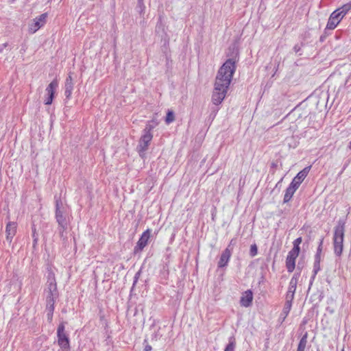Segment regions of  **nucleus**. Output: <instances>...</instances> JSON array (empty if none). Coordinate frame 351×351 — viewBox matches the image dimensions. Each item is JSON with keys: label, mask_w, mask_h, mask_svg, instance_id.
Returning <instances> with one entry per match:
<instances>
[{"label": "nucleus", "mask_w": 351, "mask_h": 351, "mask_svg": "<svg viewBox=\"0 0 351 351\" xmlns=\"http://www.w3.org/2000/svg\"><path fill=\"white\" fill-rule=\"evenodd\" d=\"M65 332V323L61 322L57 329V335Z\"/></svg>", "instance_id": "obj_30"}, {"label": "nucleus", "mask_w": 351, "mask_h": 351, "mask_svg": "<svg viewBox=\"0 0 351 351\" xmlns=\"http://www.w3.org/2000/svg\"><path fill=\"white\" fill-rule=\"evenodd\" d=\"M16 232V223L15 222L9 221L7 223L5 232H6V239L9 242L12 241L13 237L15 235Z\"/></svg>", "instance_id": "obj_12"}, {"label": "nucleus", "mask_w": 351, "mask_h": 351, "mask_svg": "<svg viewBox=\"0 0 351 351\" xmlns=\"http://www.w3.org/2000/svg\"><path fill=\"white\" fill-rule=\"evenodd\" d=\"M291 304L292 302H285V306L283 308V313L285 315V316H287L289 314L291 308Z\"/></svg>", "instance_id": "obj_29"}, {"label": "nucleus", "mask_w": 351, "mask_h": 351, "mask_svg": "<svg viewBox=\"0 0 351 351\" xmlns=\"http://www.w3.org/2000/svg\"><path fill=\"white\" fill-rule=\"evenodd\" d=\"M57 296V294H47L46 298L47 304H55V298Z\"/></svg>", "instance_id": "obj_28"}, {"label": "nucleus", "mask_w": 351, "mask_h": 351, "mask_svg": "<svg viewBox=\"0 0 351 351\" xmlns=\"http://www.w3.org/2000/svg\"><path fill=\"white\" fill-rule=\"evenodd\" d=\"M56 200V219L58 223V230L60 237H64V232L67 228V219L66 215V208L64 207L60 198L55 196Z\"/></svg>", "instance_id": "obj_3"}, {"label": "nucleus", "mask_w": 351, "mask_h": 351, "mask_svg": "<svg viewBox=\"0 0 351 351\" xmlns=\"http://www.w3.org/2000/svg\"><path fill=\"white\" fill-rule=\"evenodd\" d=\"M339 23V21H336L332 18L330 17L326 27L329 29H333L337 27Z\"/></svg>", "instance_id": "obj_23"}, {"label": "nucleus", "mask_w": 351, "mask_h": 351, "mask_svg": "<svg viewBox=\"0 0 351 351\" xmlns=\"http://www.w3.org/2000/svg\"><path fill=\"white\" fill-rule=\"evenodd\" d=\"M236 56L228 58L219 68L215 83L212 101L215 105L220 104L225 99L228 87L236 70Z\"/></svg>", "instance_id": "obj_1"}, {"label": "nucleus", "mask_w": 351, "mask_h": 351, "mask_svg": "<svg viewBox=\"0 0 351 351\" xmlns=\"http://www.w3.org/2000/svg\"><path fill=\"white\" fill-rule=\"evenodd\" d=\"M47 289L48 294L58 295L57 285L53 275L49 276L47 280Z\"/></svg>", "instance_id": "obj_15"}, {"label": "nucleus", "mask_w": 351, "mask_h": 351, "mask_svg": "<svg viewBox=\"0 0 351 351\" xmlns=\"http://www.w3.org/2000/svg\"><path fill=\"white\" fill-rule=\"evenodd\" d=\"M53 313H52V312L47 313V319L49 323H51L53 320Z\"/></svg>", "instance_id": "obj_35"}, {"label": "nucleus", "mask_w": 351, "mask_h": 351, "mask_svg": "<svg viewBox=\"0 0 351 351\" xmlns=\"http://www.w3.org/2000/svg\"><path fill=\"white\" fill-rule=\"evenodd\" d=\"M58 343L64 351H69L70 349L69 338L66 332L58 334Z\"/></svg>", "instance_id": "obj_10"}, {"label": "nucleus", "mask_w": 351, "mask_h": 351, "mask_svg": "<svg viewBox=\"0 0 351 351\" xmlns=\"http://www.w3.org/2000/svg\"><path fill=\"white\" fill-rule=\"evenodd\" d=\"M46 310L47 312H52L54 311V304H47Z\"/></svg>", "instance_id": "obj_34"}, {"label": "nucleus", "mask_w": 351, "mask_h": 351, "mask_svg": "<svg viewBox=\"0 0 351 351\" xmlns=\"http://www.w3.org/2000/svg\"><path fill=\"white\" fill-rule=\"evenodd\" d=\"M302 237L297 238L293 243V247L291 250L300 253V245L302 243Z\"/></svg>", "instance_id": "obj_22"}, {"label": "nucleus", "mask_w": 351, "mask_h": 351, "mask_svg": "<svg viewBox=\"0 0 351 351\" xmlns=\"http://www.w3.org/2000/svg\"><path fill=\"white\" fill-rule=\"evenodd\" d=\"M331 18H332L333 19L336 20V21H339V22H340V21L343 19V17H341V12H340V10L339 9H337L336 10H335L330 15Z\"/></svg>", "instance_id": "obj_24"}, {"label": "nucleus", "mask_w": 351, "mask_h": 351, "mask_svg": "<svg viewBox=\"0 0 351 351\" xmlns=\"http://www.w3.org/2000/svg\"><path fill=\"white\" fill-rule=\"evenodd\" d=\"M302 45H303L302 44H301L300 45H295L293 47V51L295 53H298L301 50V48H302Z\"/></svg>", "instance_id": "obj_36"}, {"label": "nucleus", "mask_w": 351, "mask_h": 351, "mask_svg": "<svg viewBox=\"0 0 351 351\" xmlns=\"http://www.w3.org/2000/svg\"><path fill=\"white\" fill-rule=\"evenodd\" d=\"M8 46V43H5L3 44V47H6Z\"/></svg>", "instance_id": "obj_40"}, {"label": "nucleus", "mask_w": 351, "mask_h": 351, "mask_svg": "<svg viewBox=\"0 0 351 351\" xmlns=\"http://www.w3.org/2000/svg\"><path fill=\"white\" fill-rule=\"evenodd\" d=\"M153 128V125L147 124L145 129L143 130V134L139 140L136 149L141 158L145 157V152L148 149L149 143L153 138V134L151 132Z\"/></svg>", "instance_id": "obj_4"}, {"label": "nucleus", "mask_w": 351, "mask_h": 351, "mask_svg": "<svg viewBox=\"0 0 351 351\" xmlns=\"http://www.w3.org/2000/svg\"><path fill=\"white\" fill-rule=\"evenodd\" d=\"M253 300V293L250 289L245 291L240 300V304L242 306L248 307L251 306Z\"/></svg>", "instance_id": "obj_11"}, {"label": "nucleus", "mask_w": 351, "mask_h": 351, "mask_svg": "<svg viewBox=\"0 0 351 351\" xmlns=\"http://www.w3.org/2000/svg\"><path fill=\"white\" fill-rule=\"evenodd\" d=\"M308 334L306 332L300 339L297 351H304L307 344Z\"/></svg>", "instance_id": "obj_18"}, {"label": "nucleus", "mask_w": 351, "mask_h": 351, "mask_svg": "<svg viewBox=\"0 0 351 351\" xmlns=\"http://www.w3.org/2000/svg\"><path fill=\"white\" fill-rule=\"evenodd\" d=\"M341 12V17H343L349 10H351V2L344 4L341 8H338Z\"/></svg>", "instance_id": "obj_21"}, {"label": "nucleus", "mask_w": 351, "mask_h": 351, "mask_svg": "<svg viewBox=\"0 0 351 351\" xmlns=\"http://www.w3.org/2000/svg\"><path fill=\"white\" fill-rule=\"evenodd\" d=\"M349 147L351 149V141H350V145H349Z\"/></svg>", "instance_id": "obj_41"}, {"label": "nucleus", "mask_w": 351, "mask_h": 351, "mask_svg": "<svg viewBox=\"0 0 351 351\" xmlns=\"http://www.w3.org/2000/svg\"><path fill=\"white\" fill-rule=\"evenodd\" d=\"M151 230L147 229L143 232L139 240L138 241L136 245L134 247V253H137L143 250V248L147 245L148 240L150 237Z\"/></svg>", "instance_id": "obj_6"}, {"label": "nucleus", "mask_w": 351, "mask_h": 351, "mask_svg": "<svg viewBox=\"0 0 351 351\" xmlns=\"http://www.w3.org/2000/svg\"><path fill=\"white\" fill-rule=\"evenodd\" d=\"M341 351H344V349H342V350H341Z\"/></svg>", "instance_id": "obj_43"}, {"label": "nucleus", "mask_w": 351, "mask_h": 351, "mask_svg": "<svg viewBox=\"0 0 351 351\" xmlns=\"http://www.w3.org/2000/svg\"><path fill=\"white\" fill-rule=\"evenodd\" d=\"M299 252L291 250L286 258V267L289 272H292L295 267V259L298 256Z\"/></svg>", "instance_id": "obj_7"}, {"label": "nucleus", "mask_w": 351, "mask_h": 351, "mask_svg": "<svg viewBox=\"0 0 351 351\" xmlns=\"http://www.w3.org/2000/svg\"><path fill=\"white\" fill-rule=\"evenodd\" d=\"M323 242H324V237H322L319 239V245L317 249V252L315 256H317L318 257L321 258V254L322 252V247H323Z\"/></svg>", "instance_id": "obj_26"}, {"label": "nucleus", "mask_w": 351, "mask_h": 351, "mask_svg": "<svg viewBox=\"0 0 351 351\" xmlns=\"http://www.w3.org/2000/svg\"><path fill=\"white\" fill-rule=\"evenodd\" d=\"M140 275H141V271H138V272L136 273V274L134 276V282H133L132 288L136 284V282H137V281H138V280L139 278Z\"/></svg>", "instance_id": "obj_33"}, {"label": "nucleus", "mask_w": 351, "mask_h": 351, "mask_svg": "<svg viewBox=\"0 0 351 351\" xmlns=\"http://www.w3.org/2000/svg\"><path fill=\"white\" fill-rule=\"evenodd\" d=\"M346 220L339 219L335 227L333 236L334 252L337 256H340L343 248V239L345 232Z\"/></svg>", "instance_id": "obj_2"}, {"label": "nucleus", "mask_w": 351, "mask_h": 351, "mask_svg": "<svg viewBox=\"0 0 351 351\" xmlns=\"http://www.w3.org/2000/svg\"><path fill=\"white\" fill-rule=\"evenodd\" d=\"M235 244H236V239H231L228 247L226 249H230V252L231 253H232L234 246Z\"/></svg>", "instance_id": "obj_32"}, {"label": "nucleus", "mask_w": 351, "mask_h": 351, "mask_svg": "<svg viewBox=\"0 0 351 351\" xmlns=\"http://www.w3.org/2000/svg\"><path fill=\"white\" fill-rule=\"evenodd\" d=\"M298 189V187H297L295 184H293L291 182V184H289V186L287 188V189L285 191L283 202L284 203L289 202L291 200V199L292 198L293 194L295 193V192L296 191V190Z\"/></svg>", "instance_id": "obj_16"}, {"label": "nucleus", "mask_w": 351, "mask_h": 351, "mask_svg": "<svg viewBox=\"0 0 351 351\" xmlns=\"http://www.w3.org/2000/svg\"><path fill=\"white\" fill-rule=\"evenodd\" d=\"M157 28H159V25L158 24L156 25V29Z\"/></svg>", "instance_id": "obj_42"}, {"label": "nucleus", "mask_w": 351, "mask_h": 351, "mask_svg": "<svg viewBox=\"0 0 351 351\" xmlns=\"http://www.w3.org/2000/svg\"><path fill=\"white\" fill-rule=\"evenodd\" d=\"M258 254L257 245L254 243L250 246V255L251 257H254Z\"/></svg>", "instance_id": "obj_27"}, {"label": "nucleus", "mask_w": 351, "mask_h": 351, "mask_svg": "<svg viewBox=\"0 0 351 351\" xmlns=\"http://www.w3.org/2000/svg\"><path fill=\"white\" fill-rule=\"evenodd\" d=\"M58 86V81L54 79L46 88L47 97L45 99V104L50 105L52 104L56 88Z\"/></svg>", "instance_id": "obj_5"}, {"label": "nucleus", "mask_w": 351, "mask_h": 351, "mask_svg": "<svg viewBox=\"0 0 351 351\" xmlns=\"http://www.w3.org/2000/svg\"><path fill=\"white\" fill-rule=\"evenodd\" d=\"M175 119L174 113L172 110H168L165 119V121L167 124L172 123Z\"/></svg>", "instance_id": "obj_25"}, {"label": "nucleus", "mask_w": 351, "mask_h": 351, "mask_svg": "<svg viewBox=\"0 0 351 351\" xmlns=\"http://www.w3.org/2000/svg\"><path fill=\"white\" fill-rule=\"evenodd\" d=\"M35 237H36L35 231H33V237H34V242L36 243L37 241V238H36Z\"/></svg>", "instance_id": "obj_39"}, {"label": "nucleus", "mask_w": 351, "mask_h": 351, "mask_svg": "<svg viewBox=\"0 0 351 351\" xmlns=\"http://www.w3.org/2000/svg\"><path fill=\"white\" fill-rule=\"evenodd\" d=\"M138 3L140 7L143 5V0H138Z\"/></svg>", "instance_id": "obj_38"}, {"label": "nucleus", "mask_w": 351, "mask_h": 351, "mask_svg": "<svg viewBox=\"0 0 351 351\" xmlns=\"http://www.w3.org/2000/svg\"><path fill=\"white\" fill-rule=\"evenodd\" d=\"M232 253L230 252V249H225L221 254L220 259L218 262V267H224L227 266Z\"/></svg>", "instance_id": "obj_14"}, {"label": "nucleus", "mask_w": 351, "mask_h": 351, "mask_svg": "<svg viewBox=\"0 0 351 351\" xmlns=\"http://www.w3.org/2000/svg\"><path fill=\"white\" fill-rule=\"evenodd\" d=\"M320 262H321V258L318 257V255L315 256V261H314V264H313V274L311 278V280L309 282L308 291L310 290L311 287L313 285V280H315L317 274L320 270Z\"/></svg>", "instance_id": "obj_17"}, {"label": "nucleus", "mask_w": 351, "mask_h": 351, "mask_svg": "<svg viewBox=\"0 0 351 351\" xmlns=\"http://www.w3.org/2000/svg\"><path fill=\"white\" fill-rule=\"evenodd\" d=\"M294 294L295 292H289V291L287 293L286 295V302H292L293 298H294Z\"/></svg>", "instance_id": "obj_31"}, {"label": "nucleus", "mask_w": 351, "mask_h": 351, "mask_svg": "<svg viewBox=\"0 0 351 351\" xmlns=\"http://www.w3.org/2000/svg\"><path fill=\"white\" fill-rule=\"evenodd\" d=\"M311 168V166H308V167H306L305 168H304L300 172H298V174L292 180L291 183L295 184L297 187L299 188L301 183L303 182V180L305 179V178L307 176L308 173H309Z\"/></svg>", "instance_id": "obj_8"}, {"label": "nucleus", "mask_w": 351, "mask_h": 351, "mask_svg": "<svg viewBox=\"0 0 351 351\" xmlns=\"http://www.w3.org/2000/svg\"><path fill=\"white\" fill-rule=\"evenodd\" d=\"M151 350H152V346L148 344H146L144 347L143 351H151Z\"/></svg>", "instance_id": "obj_37"}, {"label": "nucleus", "mask_w": 351, "mask_h": 351, "mask_svg": "<svg viewBox=\"0 0 351 351\" xmlns=\"http://www.w3.org/2000/svg\"><path fill=\"white\" fill-rule=\"evenodd\" d=\"M236 348V341L234 337H230L229 339V342L226 345L223 351H234Z\"/></svg>", "instance_id": "obj_20"}, {"label": "nucleus", "mask_w": 351, "mask_h": 351, "mask_svg": "<svg viewBox=\"0 0 351 351\" xmlns=\"http://www.w3.org/2000/svg\"><path fill=\"white\" fill-rule=\"evenodd\" d=\"M47 14V13L42 14L38 18L34 19V23L31 25L30 29L32 33H35L41 27H43L46 23Z\"/></svg>", "instance_id": "obj_9"}, {"label": "nucleus", "mask_w": 351, "mask_h": 351, "mask_svg": "<svg viewBox=\"0 0 351 351\" xmlns=\"http://www.w3.org/2000/svg\"><path fill=\"white\" fill-rule=\"evenodd\" d=\"M298 276L297 274H294L293 276L291 278L289 285V292H295L296 287L298 284Z\"/></svg>", "instance_id": "obj_19"}, {"label": "nucleus", "mask_w": 351, "mask_h": 351, "mask_svg": "<svg viewBox=\"0 0 351 351\" xmlns=\"http://www.w3.org/2000/svg\"><path fill=\"white\" fill-rule=\"evenodd\" d=\"M73 89V78L71 73L66 78L64 84V95L66 99H70Z\"/></svg>", "instance_id": "obj_13"}]
</instances>
